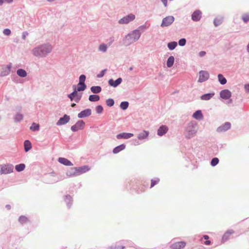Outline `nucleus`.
I'll return each mask as SVG.
<instances>
[{
	"label": "nucleus",
	"instance_id": "obj_1",
	"mask_svg": "<svg viewBox=\"0 0 249 249\" xmlns=\"http://www.w3.org/2000/svg\"><path fill=\"white\" fill-rule=\"evenodd\" d=\"M52 49L53 47L51 44L45 43L34 48L32 50V53L37 57H45L52 52Z\"/></svg>",
	"mask_w": 249,
	"mask_h": 249
},
{
	"label": "nucleus",
	"instance_id": "obj_2",
	"mask_svg": "<svg viewBox=\"0 0 249 249\" xmlns=\"http://www.w3.org/2000/svg\"><path fill=\"white\" fill-rule=\"evenodd\" d=\"M198 130V125L195 121H191L187 124L185 128L184 135L185 138L190 139L195 136Z\"/></svg>",
	"mask_w": 249,
	"mask_h": 249
},
{
	"label": "nucleus",
	"instance_id": "obj_3",
	"mask_svg": "<svg viewBox=\"0 0 249 249\" xmlns=\"http://www.w3.org/2000/svg\"><path fill=\"white\" fill-rule=\"evenodd\" d=\"M174 20L175 18L173 16H167L162 19L160 27L163 28L169 26L174 22Z\"/></svg>",
	"mask_w": 249,
	"mask_h": 249
},
{
	"label": "nucleus",
	"instance_id": "obj_4",
	"mask_svg": "<svg viewBox=\"0 0 249 249\" xmlns=\"http://www.w3.org/2000/svg\"><path fill=\"white\" fill-rule=\"evenodd\" d=\"M135 19V16L133 14H129L128 15L124 17L121 18L118 23L120 24H128L131 21H133Z\"/></svg>",
	"mask_w": 249,
	"mask_h": 249
},
{
	"label": "nucleus",
	"instance_id": "obj_5",
	"mask_svg": "<svg viewBox=\"0 0 249 249\" xmlns=\"http://www.w3.org/2000/svg\"><path fill=\"white\" fill-rule=\"evenodd\" d=\"M85 126V123L82 120H79L75 123V124L72 125L71 129L73 132H76L78 130H82Z\"/></svg>",
	"mask_w": 249,
	"mask_h": 249
},
{
	"label": "nucleus",
	"instance_id": "obj_6",
	"mask_svg": "<svg viewBox=\"0 0 249 249\" xmlns=\"http://www.w3.org/2000/svg\"><path fill=\"white\" fill-rule=\"evenodd\" d=\"M231 128V124L229 122H226L221 125L217 128L216 131L218 133L224 132Z\"/></svg>",
	"mask_w": 249,
	"mask_h": 249
},
{
	"label": "nucleus",
	"instance_id": "obj_7",
	"mask_svg": "<svg viewBox=\"0 0 249 249\" xmlns=\"http://www.w3.org/2000/svg\"><path fill=\"white\" fill-rule=\"evenodd\" d=\"M14 166L11 164H8L2 166L0 170L1 174H7L13 172Z\"/></svg>",
	"mask_w": 249,
	"mask_h": 249
},
{
	"label": "nucleus",
	"instance_id": "obj_8",
	"mask_svg": "<svg viewBox=\"0 0 249 249\" xmlns=\"http://www.w3.org/2000/svg\"><path fill=\"white\" fill-rule=\"evenodd\" d=\"M199 77L198 80V82L202 83L207 81L210 75L209 72L206 71H199Z\"/></svg>",
	"mask_w": 249,
	"mask_h": 249
},
{
	"label": "nucleus",
	"instance_id": "obj_9",
	"mask_svg": "<svg viewBox=\"0 0 249 249\" xmlns=\"http://www.w3.org/2000/svg\"><path fill=\"white\" fill-rule=\"evenodd\" d=\"M11 68L12 64L11 63L7 65L6 66H3L1 71L0 72V76L4 77L8 75L11 71Z\"/></svg>",
	"mask_w": 249,
	"mask_h": 249
},
{
	"label": "nucleus",
	"instance_id": "obj_10",
	"mask_svg": "<svg viewBox=\"0 0 249 249\" xmlns=\"http://www.w3.org/2000/svg\"><path fill=\"white\" fill-rule=\"evenodd\" d=\"M70 120V116L64 114L63 117H60L58 121L56 122V125L58 126L66 124Z\"/></svg>",
	"mask_w": 249,
	"mask_h": 249
},
{
	"label": "nucleus",
	"instance_id": "obj_11",
	"mask_svg": "<svg viewBox=\"0 0 249 249\" xmlns=\"http://www.w3.org/2000/svg\"><path fill=\"white\" fill-rule=\"evenodd\" d=\"M220 97L224 100L229 99L231 96V92L227 89L222 90L220 92Z\"/></svg>",
	"mask_w": 249,
	"mask_h": 249
},
{
	"label": "nucleus",
	"instance_id": "obj_12",
	"mask_svg": "<svg viewBox=\"0 0 249 249\" xmlns=\"http://www.w3.org/2000/svg\"><path fill=\"white\" fill-rule=\"evenodd\" d=\"M202 17V13L199 10H195L192 14L191 18L194 21H198Z\"/></svg>",
	"mask_w": 249,
	"mask_h": 249
},
{
	"label": "nucleus",
	"instance_id": "obj_13",
	"mask_svg": "<svg viewBox=\"0 0 249 249\" xmlns=\"http://www.w3.org/2000/svg\"><path fill=\"white\" fill-rule=\"evenodd\" d=\"M122 81L123 79L121 77H119L115 80H114L113 79H110L108 81V84L111 87L116 88L121 84Z\"/></svg>",
	"mask_w": 249,
	"mask_h": 249
},
{
	"label": "nucleus",
	"instance_id": "obj_14",
	"mask_svg": "<svg viewBox=\"0 0 249 249\" xmlns=\"http://www.w3.org/2000/svg\"><path fill=\"white\" fill-rule=\"evenodd\" d=\"M91 114V109L90 108H87L84 109L81 112H80L78 115L77 117L79 118L82 119L85 117H89L90 116Z\"/></svg>",
	"mask_w": 249,
	"mask_h": 249
},
{
	"label": "nucleus",
	"instance_id": "obj_15",
	"mask_svg": "<svg viewBox=\"0 0 249 249\" xmlns=\"http://www.w3.org/2000/svg\"><path fill=\"white\" fill-rule=\"evenodd\" d=\"M124 248H125L124 242L121 240L116 242L115 244L109 247L108 249H124Z\"/></svg>",
	"mask_w": 249,
	"mask_h": 249
},
{
	"label": "nucleus",
	"instance_id": "obj_16",
	"mask_svg": "<svg viewBox=\"0 0 249 249\" xmlns=\"http://www.w3.org/2000/svg\"><path fill=\"white\" fill-rule=\"evenodd\" d=\"M186 246V242L184 241H179L172 244L170 247L172 249H181L184 248Z\"/></svg>",
	"mask_w": 249,
	"mask_h": 249
},
{
	"label": "nucleus",
	"instance_id": "obj_17",
	"mask_svg": "<svg viewBox=\"0 0 249 249\" xmlns=\"http://www.w3.org/2000/svg\"><path fill=\"white\" fill-rule=\"evenodd\" d=\"M133 39L134 38L131 36L130 33H129L125 36V38L123 40L124 44L125 46H128L131 43L135 42Z\"/></svg>",
	"mask_w": 249,
	"mask_h": 249
},
{
	"label": "nucleus",
	"instance_id": "obj_18",
	"mask_svg": "<svg viewBox=\"0 0 249 249\" xmlns=\"http://www.w3.org/2000/svg\"><path fill=\"white\" fill-rule=\"evenodd\" d=\"M168 130V127L165 125H161L157 130V134L162 136L165 134Z\"/></svg>",
	"mask_w": 249,
	"mask_h": 249
},
{
	"label": "nucleus",
	"instance_id": "obj_19",
	"mask_svg": "<svg viewBox=\"0 0 249 249\" xmlns=\"http://www.w3.org/2000/svg\"><path fill=\"white\" fill-rule=\"evenodd\" d=\"M90 169L88 165H83L80 167H76L77 173L78 176H79L84 173L89 171Z\"/></svg>",
	"mask_w": 249,
	"mask_h": 249
},
{
	"label": "nucleus",
	"instance_id": "obj_20",
	"mask_svg": "<svg viewBox=\"0 0 249 249\" xmlns=\"http://www.w3.org/2000/svg\"><path fill=\"white\" fill-rule=\"evenodd\" d=\"M133 136V133H126L123 132L121 133H119L116 135V138L117 139H128Z\"/></svg>",
	"mask_w": 249,
	"mask_h": 249
},
{
	"label": "nucleus",
	"instance_id": "obj_21",
	"mask_svg": "<svg viewBox=\"0 0 249 249\" xmlns=\"http://www.w3.org/2000/svg\"><path fill=\"white\" fill-rule=\"evenodd\" d=\"M233 233H234V231L233 230H228L226 231L222 236L221 242L224 243L227 241L229 239L230 236Z\"/></svg>",
	"mask_w": 249,
	"mask_h": 249
},
{
	"label": "nucleus",
	"instance_id": "obj_22",
	"mask_svg": "<svg viewBox=\"0 0 249 249\" xmlns=\"http://www.w3.org/2000/svg\"><path fill=\"white\" fill-rule=\"evenodd\" d=\"M66 176L69 178L77 176L78 175L77 173L76 167L71 168L68 171H67Z\"/></svg>",
	"mask_w": 249,
	"mask_h": 249
},
{
	"label": "nucleus",
	"instance_id": "obj_23",
	"mask_svg": "<svg viewBox=\"0 0 249 249\" xmlns=\"http://www.w3.org/2000/svg\"><path fill=\"white\" fill-rule=\"evenodd\" d=\"M58 161L65 166H72V163L69 160L65 158H59Z\"/></svg>",
	"mask_w": 249,
	"mask_h": 249
},
{
	"label": "nucleus",
	"instance_id": "obj_24",
	"mask_svg": "<svg viewBox=\"0 0 249 249\" xmlns=\"http://www.w3.org/2000/svg\"><path fill=\"white\" fill-rule=\"evenodd\" d=\"M149 131L143 130L142 132L138 134L137 138L139 140H143L146 139L149 136Z\"/></svg>",
	"mask_w": 249,
	"mask_h": 249
},
{
	"label": "nucleus",
	"instance_id": "obj_25",
	"mask_svg": "<svg viewBox=\"0 0 249 249\" xmlns=\"http://www.w3.org/2000/svg\"><path fill=\"white\" fill-rule=\"evenodd\" d=\"M214 94H215V93L213 92L205 93V94L202 95L200 97V98L202 100L208 101V100H210L214 95Z\"/></svg>",
	"mask_w": 249,
	"mask_h": 249
},
{
	"label": "nucleus",
	"instance_id": "obj_26",
	"mask_svg": "<svg viewBox=\"0 0 249 249\" xmlns=\"http://www.w3.org/2000/svg\"><path fill=\"white\" fill-rule=\"evenodd\" d=\"M131 36L133 37V38H134L133 40H135V41L138 40L141 36V32L139 30H134L133 31H132L131 33H130Z\"/></svg>",
	"mask_w": 249,
	"mask_h": 249
},
{
	"label": "nucleus",
	"instance_id": "obj_27",
	"mask_svg": "<svg viewBox=\"0 0 249 249\" xmlns=\"http://www.w3.org/2000/svg\"><path fill=\"white\" fill-rule=\"evenodd\" d=\"M64 201L66 203L68 208H70L72 204V198L69 195H67L64 196Z\"/></svg>",
	"mask_w": 249,
	"mask_h": 249
},
{
	"label": "nucleus",
	"instance_id": "obj_28",
	"mask_svg": "<svg viewBox=\"0 0 249 249\" xmlns=\"http://www.w3.org/2000/svg\"><path fill=\"white\" fill-rule=\"evenodd\" d=\"M32 148V143L31 142L26 140L24 142V149L25 152H27Z\"/></svg>",
	"mask_w": 249,
	"mask_h": 249
},
{
	"label": "nucleus",
	"instance_id": "obj_29",
	"mask_svg": "<svg viewBox=\"0 0 249 249\" xmlns=\"http://www.w3.org/2000/svg\"><path fill=\"white\" fill-rule=\"evenodd\" d=\"M77 86V88L76 87L75 85H73L72 86V88H74L77 91H84L87 88V85L85 83H82L79 85V83H78Z\"/></svg>",
	"mask_w": 249,
	"mask_h": 249
},
{
	"label": "nucleus",
	"instance_id": "obj_30",
	"mask_svg": "<svg viewBox=\"0 0 249 249\" xmlns=\"http://www.w3.org/2000/svg\"><path fill=\"white\" fill-rule=\"evenodd\" d=\"M193 117L197 120L201 119L203 118V114L201 110H197L193 114Z\"/></svg>",
	"mask_w": 249,
	"mask_h": 249
},
{
	"label": "nucleus",
	"instance_id": "obj_31",
	"mask_svg": "<svg viewBox=\"0 0 249 249\" xmlns=\"http://www.w3.org/2000/svg\"><path fill=\"white\" fill-rule=\"evenodd\" d=\"M125 145L124 144H121L118 146H116L113 149V153L114 154H117L120 152V151H122L125 148Z\"/></svg>",
	"mask_w": 249,
	"mask_h": 249
},
{
	"label": "nucleus",
	"instance_id": "obj_32",
	"mask_svg": "<svg viewBox=\"0 0 249 249\" xmlns=\"http://www.w3.org/2000/svg\"><path fill=\"white\" fill-rule=\"evenodd\" d=\"M17 73L18 75L22 78L25 77L27 75L26 71L22 69H18L17 71Z\"/></svg>",
	"mask_w": 249,
	"mask_h": 249
},
{
	"label": "nucleus",
	"instance_id": "obj_33",
	"mask_svg": "<svg viewBox=\"0 0 249 249\" xmlns=\"http://www.w3.org/2000/svg\"><path fill=\"white\" fill-rule=\"evenodd\" d=\"M91 91L94 94H97L100 93L102 90V88L99 86H92L90 88Z\"/></svg>",
	"mask_w": 249,
	"mask_h": 249
},
{
	"label": "nucleus",
	"instance_id": "obj_34",
	"mask_svg": "<svg viewBox=\"0 0 249 249\" xmlns=\"http://www.w3.org/2000/svg\"><path fill=\"white\" fill-rule=\"evenodd\" d=\"M218 80L220 84L224 85L226 84L227 82V79L223 75V74L220 73L218 74Z\"/></svg>",
	"mask_w": 249,
	"mask_h": 249
},
{
	"label": "nucleus",
	"instance_id": "obj_35",
	"mask_svg": "<svg viewBox=\"0 0 249 249\" xmlns=\"http://www.w3.org/2000/svg\"><path fill=\"white\" fill-rule=\"evenodd\" d=\"M174 61H175L174 57L173 56H169L168 57V58L167 60V62H166V65H167V67H168V68L172 67L174 65Z\"/></svg>",
	"mask_w": 249,
	"mask_h": 249
},
{
	"label": "nucleus",
	"instance_id": "obj_36",
	"mask_svg": "<svg viewBox=\"0 0 249 249\" xmlns=\"http://www.w3.org/2000/svg\"><path fill=\"white\" fill-rule=\"evenodd\" d=\"M223 20L222 17L216 18L213 20V24L215 27H217L222 24Z\"/></svg>",
	"mask_w": 249,
	"mask_h": 249
},
{
	"label": "nucleus",
	"instance_id": "obj_37",
	"mask_svg": "<svg viewBox=\"0 0 249 249\" xmlns=\"http://www.w3.org/2000/svg\"><path fill=\"white\" fill-rule=\"evenodd\" d=\"M89 100L90 102H97L100 100V96L97 94H91L89 96Z\"/></svg>",
	"mask_w": 249,
	"mask_h": 249
},
{
	"label": "nucleus",
	"instance_id": "obj_38",
	"mask_svg": "<svg viewBox=\"0 0 249 249\" xmlns=\"http://www.w3.org/2000/svg\"><path fill=\"white\" fill-rule=\"evenodd\" d=\"M177 45H178V43L177 42L171 41V42H169L167 44V47L168 48V49L172 51L176 48Z\"/></svg>",
	"mask_w": 249,
	"mask_h": 249
},
{
	"label": "nucleus",
	"instance_id": "obj_39",
	"mask_svg": "<svg viewBox=\"0 0 249 249\" xmlns=\"http://www.w3.org/2000/svg\"><path fill=\"white\" fill-rule=\"evenodd\" d=\"M25 168V165L24 163H20L16 165L15 166V169L18 172H20L23 171Z\"/></svg>",
	"mask_w": 249,
	"mask_h": 249
},
{
	"label": "nucleus",
	"instance_id": "obj_40",
	"mask_svg": "<svg viewBox=\"0 0 249 249\" xmlns=\"http://www.w3.org/2000/svg\"><path fill=\"white\" fill-rule=\"evenodd\" d=\"M23 116L21 113H17L14 117V121L16 123L20 122L23 120Z\"/></svg>",
	"mask_w": 249,
	"mask_h": 249
},
{
	"label": "nucleus",
	"instance_id": "obj_41",
	"mask_svg": "<svg viewBox=\"0 0 249 249\" xmlns=\"http://www.w3.org/2000/svg\"><path fill=\"white\" fill-rule=\"evenodd\" d=\"M73 89V91L71 93L68 95V98L70 99L71 101H74L75 96L77 95V91L74 88Z\"/></svg>",
	"mask_w": 249,
	"mask_h": 249
},
{
	"label": "nucleus",
	"instance_id": "obj_42",
	"mask_svg": "<svg viewBox=\"0 0 249 249\" xmlns=\"http://www.w3.org/2000/svg\"><path fill=\"white\" fill-rule=\"evenodd\" d=\"M18 221L21 224H24L28 221V219L24 215H21L18 218Z\"/></svg>",
	"mask_w": 249,
	"mask_h": 249
},
{
	"label": "nucleus",
	"instance_id": "obj_43",
	"mask_svg": "<svg viewBox=\"0 0 249 249\" xmlns=\"http://www.w3.org/2000/svg\"><path fill=\"white\" fill-rule=\"evenodd\" d=\"M129 106V103L127 101H123L121 103L120 107V108L124 110H126Z\"/></svg>",
	"mask_w": 249,
	"mask_h": 249
},
{
	"label": "nucleus",
	"instance_id": "obj_44",
	"mask_svg": "<svg viewBox=\"0 0 249 249\" xmlns=\"http://www.w3.org/2000/svg\"><path fill=\"white\" fill-rule=\"evenodd\" d=\"M30 129L33 131H38L39 129V125L35 123H33L30 126Z\"/></svg>",
	"mask_w": 249,
	"mask_h": 249
},
{
	"label": "nucleus",
	"instance_id": "obj_45",
	"mask_svg": "<svg viewBox=\"0 0 249 249\" xmlns=\"http://www.w3.org/2000/svg\"><path fill=\"white\" fill-rule=\"evenodd\" d=\"M160 178H156L154 179H151L150 188H151L160 182Z\"/></svg>",
	"mask_w": 249,
	"mask_h": 249
},
{
	"label": "nucleus",
	"instance_id": "obj_46",
	"mask_svg": "<svg viewBox=\"0 0 249 249\" xmlns=\"http://www.w3.org/2000/svg\"><path fill=\"white\" fill-rule=\"evenodd\" d=\"M241 18L244 23L248 22L249 21V14L248 13L243 14Z\"/></svg>",
	"mask_w": 249,
	"mask_h": 249
},
{
	"label": "nucleus",
	"instance_id": "obj_47",
	"mask_svg": "<svg viewBox=\"0 0 249 249\" xmlns=\"http://www.w3.org/2000/svg\"><path fill=\"white\" fill-rule=\"evenodd\" d=\"M219 160L217 158H213L212 159L211 161V165L213 167H214L218 164L219 163Z\"/></svg>",
	"mask_w": 249,
	"mask_h": 249
},
{
	"label": "nucleus",
	"instance_id": "obj_48",
	"mask_svg": "<svg viewBox=\"0 0 249 249\" xmlns=\"http://www.w3.org/2000/svg\"><path fill=\"white\" fill-rule=\"evenodd\" d=\"M106 104L107 106L111 107L114 105V101L112 98H109L106 100Z\"/></svg>",
	"mask_w": 249,
	"mask_h": 249
},
{
	"label": "nucleus",
	"instance_id": "obj_49",
	"mask_svg": "<svg viewBox=\"0 0 249 249\" xmlns=\"http://www.w3.org/2000/svg\"><path fill=\"white\" fill-rule=\"evenodd\" d=\"M107 50V46L104 43L100 45L99 47V50L102 52H106Z\"/></svg>",
	"mask_w": 249,
	"mask_h": 249
},
{
	"label": "nucleus",
	"instance_id": "obj_50",
	"mask_svg": "<svg viewBox=\"0 0 249 249\" xmlns=\"http://www.w3.org/2000/svg\"><path fill=\"white\" fill-rule=\"evenodd\" d=\"M122 241L124 242V246H125V248L126 247H134V244L131 241H129L127 240H122Z\"/></svg>",
	"mask_w": 249,
	"mask_h": 249
},
{
	"label": "nucleus",
	"instance_id": "obj_51",
	"mask_svg": "<svg viewBox=\"0 0 249 249\" xmlns=\"http://www.w3.org/2000/svg\"><path fill=\"white\" fill-rule=\"evenodd\" d=\"M86 76L85 74H81L80 76H79V85H81V84H82V83H85V81H86Z\"/></svg>",
	"mask_w": 249,
	"mask_h": 249
},
{
	"label": "nucleus",
	"instance_id": "obj_52",
	"mask_svg": "<svg viewBox=\"0 0 249 249\" xmlns=\"http://www.w3.org/2000/svg\"><path fill=\"white\" fill-rule=\"evenodd\" d=\"M95 110L98 114H101L103 111V107L101 105H98L95 107Z\"/></svg>",
	"mask_w": 249,
	"mask_h": 249
},
{
	"label": "nucleus",
	"instance_id": "obj_53",
	"mask_svg": "<svg viewBox=\"0 0 249 249\" xmlns=\"http://www.w3.org/2000/svg\"><path fill=\"white\" fill-rule=\"evenodd\" d=\"M178 43L180 46H184L186 43V40L184 38H182L178 40Z\"/></svg>",
	"mask_w": 249,
	"mask_h": 249
},
{
	"label": "nucleus",
	"instance_id": "obj_54",
	"mask_svg": "<svg viewBox=\"0 0 249 249\" xmlns=\"http://www.w3.org/2000/svg\"><path fill=\"white\" fill-rule=\"evenodd\" d=\"M82 98V94L78 93V91H77V95L75 96V98L74 99V101L78 103L80 101Z\"/></svg>",
	"mask_w": 249,
	"mask_h": 249
},
{
	"label": "nucleus",
	"instance_id": "obj_55",
	"mask_svg": "<svg viewBox=\"0 0 249 249\" xmlns=\"http://www.w3.org/2000/svg\"><path fill=\"white\" fill-rule=\"evenodd\" d=\"M107 71V69H104L102 70L100 72L97 74V77L98 78H101L103 77L105 74L106 71Z\"/></svg>",
	"mask_w": 249,
	"mask_h": 249
},
{
	"label": "nucleus",
	"instance_id": "obj_56",
	"mask_svg": "<svg viewBox=\"0 0 249 249\" xmlns=\"http://www.w3.org/2000/svg\"><path fill=\"white\" fill-rule=\"evenodd\" d=\"M3 33L6 36H10L11 34V31L9 29L6 28L3 30Z\"/></svg>",
	"mask_w": 249,
	"mask_h": 249
},
{
	"label": "nucleus",
	"instance_id": "obj_57",
	"mask_svg": "<svg viewBox=\"0 0 249 249\" xmlns=\"http://www.w3.org/2000/svg\"><path fill=\"white\" fill-rule=\"evenodd\" d=\"M147 28L145 25H142L139 27L138 29L140 31H143L144 30Z\"/></svg>",
	"mask_w": 249,
	"mask_h": 249
},
{
	"label": "nucleus",
	"instance_id": "obj_58",
	"mask_svg": "<svg viewBox=\"0 0 249 249\" xmlns=\"http://www.w3.org/2000/svg\"><path fill=\"white\" fill-rule=\"evenodd\" d=\"M28 35V33L27 31H24L22 33V39L23 40H25L26 38V36Z\"/></svg>",
	"mask_w": 249,
	"mask_h": 249
},
{
	"label": "nucleus",
	"instance_id": "obj_59",
	"mask_svg": "<svg viewBox=\"0 0 249 249\" xmlns=\"http://www.w3.org/2000/svg\"><path fill=\"white\" fill-rule=\"evenodd\" d=\"M244 88L247 93H249V84H246L244 85Z\"/></svg>",
	"mask_w": 249,
	"mask_h": 249
},
{
	"label": "nucleus",
	"instance_id": "obj_60",
	"mask_svg": "<svg viewBox=\"0 0 249 249\" xmlns=\"http://www.w3.org/2000/svg\"><path fill=\"white\" fill-rule=\"evenodd\" d=\"M206 54V52L205 51H201L199 53V56L200 57H203L204 56V55H205Z\"/></svg>",
	"mask_w": 249,
	"mask_h": 249
},
{
	"label": "nucleus",
	"instance_id": "obj_61",
	"mask_svg": "<svg viewBox=\"0 0 249 249\" xmlns=\"http://www.w3.org/2000/svg\"><path fill=\"white\" fill-rule=\"evenodd\" d=\"M161 1L163 3L164 6L166 7L167 5V0H161Z\"/></svg>",
	"mask_w": 249,
	"mask_h": 249
},
{
	"label": "nucleus",
	"instance_id": "obj_62",
	"mask_svg": "<svg viewBox=\"0 0 249 249\" xmlns=\"http://www.w3.org/2000/svg\"><path fill=\"white\" fill-rule=\"evenodd\" d=\"M211 243V241L208 240L204 242V244L206 245H210Z\"/></svg>",
	"mask_w": 249,
	"mask_h": 249
},
{
	"label": "nucleus",
	"instance_id": "obj_63",
	"mask_svg": "<svg viewBox=\"0 0 249 249\" xmlns=\"http://www.w3.org/2000/svg\"><path fill=\"white\" fill-rule=\"evenodd\" d=\"M203 238H204V239L207 240L209 239V236L207 235H204L203 236Z\"/></svg>",
	"mask_w": 249,
	"mask_h": 249
},
{
	"label": "nucleus",
	"instance_id": "obj_64",
	"mask_svg": "<svg viewBox=\"0 0 249 249\" xmlns=\"http://www.w3.org/2000/svg\"><path fill=\"white\" fill-rule=\"evenodd\" d=\"M5 208L7 209V210H10L11 209V207L10 205L7 204L5 206Z\"/></svg>",
	"mask_w": 249,
	"mask_h": 249
}]
</instances>
